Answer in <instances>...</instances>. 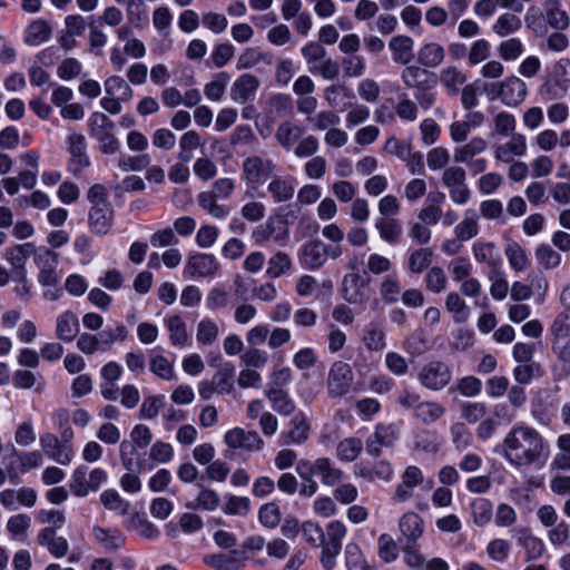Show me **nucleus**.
I'll return each mask as SVG.
<instances>
[{
  "mask_svg": "<svg viewBox=\"0 0 570 570\" xmlns=\"http://www.w3.org/2000/svg\"><path fill=\"white\" fill-rule=\"evenodd\" d=\"M501 454L514 468L530 466L547 461L550 445L537 429L517 423L502 440Z\"/></svg>",
  "mask_w": 570,
  "mask_h": 570,
  "instance_id": "nucleus-1",
  "label": "nucleus"
},
{
  "mask_svg": "<svg viewBox=\"0 0 570 570\" xmlns=\"http://www.w3.org/2000/svg\"><path fill=\"white\" fill-rule=\"evenodd\" d=\"M342 254V245H327L323 240L315 238L299 247L297 258L303 268L317 271L325 265L327 259H338Z\"/></svg>",
  "mask_w": 570,
  "mask_h": 570,
  "instance_id": "nucleus-2",
  "label": "nucleus"
},
{
  "mask_svg": "<svg viewBox=\"0 0 570 570\" xmlns=\"http://www.w3.org/2000/svg\"><path fill=\"white\" fill-rule=\"evenodd\" d=\"M433 485V480L426 478L419 466L407 465L400 475V482L396 484L391 500L395 504L405 503L414 497L416 488L431 490Z\"/></svg>",
  "mask_w": 570,
  "mask_h": 570,
  "instance_id": "nucleus-3",
  "label": "nucleus"
},
{
  "mask_svg": "<svg viewBox=\"0 0 570 570\" xmlns=\"http://www.w3.org/2000/svg\"><path fill=\"white\" fill-rule=\"evenodd\" d=\"M276 165L273 160L259 156H249L242 165V178L248 191H256L273 177Z\"/></svg>",
  "mask_w": 570,
  "mask_h": 570,
  "instance_id": "nucleus-4",
  "label": "nucleus"
},
{
  "mask_svg": "<svg viewBox=\"0 0 570 570\" xmlns=\"http://www.w3.org/2000/svg\"><path fill=\"white\" fill-rule=\"evenodd\" d=\"M108 480L107 472L101 468H95L89 471L88 466L78 465L70 479V490L73 495L85 498L90 492H97Z\"/></svg>",
  "mask_w": 570,
  "mask_h": 570,
  "instance_id": "nucleus-5",
  "label": "nucleus"
},
{
  "mask_svg": "<svg viewBox=\"0 0 570 570\" xmlns=\"http://www.w3.org/2000/svg\"><path fill=\"white\" fill-rule=\"evenodd\" d=\"M296 472L299 476L318 475L327 487H334L344 479V472L328 458H318L314 462L301 460L296 464Z\"/></svg>",
  "mask_w": 570,
  "mask_h": 570,
  "instance_id": "nucleus-6",
  "label": "nucleus"
},
{
  "mask_svg": "<svg viewBox=\"0 0 570 570\" xmlns=\"http://www.w3.org/2000/svg\"><path fill=\"white\" fill-rule=\"evenodd\" d=\"M442 184L455 205L463 206L470 202L472 191L466 183V173L462 167L450 166L445 168L442 174Z\"/></svg>",
  "mask_w": 570,
  "mask_h": 570,
  "instance_id": "nucleus-7",
  "label": "nucleus"
},
{
  "mask_svg": "<svg viewBox=\"0 0 570 570\" xmlns=\"http://www.w3.org/2000/svg\"><path fill=\"white\" fill-rule=\"evenodd\" d=\"M354 373L352 366L343 361H335L330 370L326 381L327 393L331 397H343L350 393Z\"/></svg>",
  "mask_w": 570,
  "mask_h": 570,
  "instance_id": "nucleus-8",
  "label": "nucleus"
},
{
  "mask_svg": "<svg viewBox=\"0 0 570 570\" xmlns=\"http://www.w3.org/2000/svg\"><path fill=\"white\" fill-rule=\"evenodd\" d=\"M219 267L220 265L213 254L197 253L187 258L184 275L189 279L214 278Z\"/></svg>",
  "mask_w": 570,
  "mask_h": 570,
  "instance_id": "nucleus-9",
  "label": "nucleus"
},
{
  "mask_svg": "<svg viewBox=\"0 0 570 570\" xmlns=\"http://www.w3.org/2000/svg\"><path fill=\"white\" fill-rule=\"evenodd\" d=\"M417 379L424 387L431 391H440L451 382L452 372L448 364L441 361H432L421 368Z\"/></svg>",
  "mask_w": 570,
  "mask_h": 570,
  "instance_id": "nucleus-10",
  "label": "nucleus"
},
{
  "mask_svg": "<svg viewBox=\"0 0 570 570\" xmlns=\"http://www.w3.org/2000/svg\"><path fill=\"white\" fill-rule=\"evenodd\" d=\"M224 441L232 450L257 452L264 448V441L256 431L233 428L225 433Z\"/></svg>",
  "mask_w": 570,
  "mask_h": 570,
  "instance_id": "nucleus-11",
  "label": "nucleus"
},
{
  "mask_svg": "<svg viewBox=\"0 0 570 570\" xmlns=\"http://www.w3.org/2000/svg\"><path fill=\"white\" fill-rule=\"evenodd\" d=\"M43 453L51 460L62 465H69L75 456L72 446L61 442L57 435L51 432H45L39 439Z\"/></svg>",
  "mask_w": 570,
  "mask_h": 570,
  "instance_id": "nucleus-12",
  "label": "nucleus"
},
{
  "mask_svg": "<svg viewBox=\"0 0 570 570\" xmlns=\"http://www.w3.org/2000/svg\"><path fill=\"white\" fill-rule=\"evenodd\" d=\"M37 499L36 490L29 487L0 491V504L8 511H17L20 507L32 508L36 505Z\"/></svg>",
  "mask_w": 570,
  "mask_h": 570,
  "instance_id": "nucleus-13",
  "label": "nucleus"
},
{
  "mask_svg": "<svg viewBox=\"0 0 570 570\" xmlns=\"http://www.w3.org/2000/svg\"><path fill=\"white\" fill-rule=\"evenodd\" d=\"M528 94L527 83L517 76L507 77L498 86V95L508 107H517L524 101Z\"/></svg>",
  "mask_w": 570,
  "mask_h": 570,
  "instance_id": "nucleus-14",
  "label": "nucleus"
},
{
  "mask_svg": "<svg viewBox=\"0 0 570 570\" xmlns=\"http://www.w3.org/2000/svg\"><path fill=\"white\" fill-rule=\"evenodd\" d=\"M528 144L523 134H513L503 144L495 146L493 157L499 163H512L515 158H521L527 155Z\"/></svg>",
  "mask_w": 570,
  "mask_h": 570,
  "instance_id": "nucleus-15",
  "label": "nucleus"
},
{
  "mask_svg": "<svg viewBox=\"0 0 570 570\" xmlns=\"http://www.w3.org/2000/svg\"><path fill=\"white\" fill-rule=\"evenodd\" d=\"M400 531V541L404 543H416L420 538L424 534L425 524L423 518L414 512H404L397 522Z\"/></svg>",
  "mask_w": 570,
  "mask_h": 570,
  "instance_id": "nucleus-16",
  "label": "nucleus"
},
{
  "mask_svg": "<svg viewBox=\"0 0 570 570\" xmlns=\"http://www.w3.org/2000/svg\"><path fill=\"white\" fill-rule=\"evenodd\" d=\"M354 474L370 482H390L394 476V469L386 460H379L373 463L361 462L355 466Z\"/></svg>",
  "mask_w": 570,
  "mask_h": 570,
  "instance_id": "nucleus-17",
  "label": "nucleus"
},
{
  "mask_svg": "<svg viewBox=\"0 0 570 570\" xmlns=\"http://www.w3.org/2000/svg\"><path fill=\"white\" fill-rule=\"evenodd\" d=\"M515 542L521 547L527 556V560H538L546 552L543 540L534 535L528 528H517L512 530Z\"/></svg>",
  "mask_w": 570,
  "mask_h": 570,
  "instance_id": "nucleus-18",
  "label": "nucleus"
},
{
  "mask_svg": "<svg viewBox=\"0 0 570 570\" xmlns=\"http://www.w3.org/2000/svg\"><path fill=\"white\" fill-rule=\"evenodd\" d=\"M259 80L250 73H243L232 85L229 95L233 101L245 104L255 98Z\"/></svg>",
  "mask_w": 570,
  "mask_h": 570,
  "instance_id": "nucleus-19",
  "label": "nucleus"
},
{
  "mask_svg": "<svg viewBox=\"0 0 570 570\" xmlns=\"http://www.w3.org/2000/svg\"><path fill=\"white\" fill-rule=\"evenodd\" d=\"M399 436V431L394 424H379L374 433L366 442L368 454L377 456L382 446H391Z\"/></svg>",
  "mask_w": 570,
  "mask_h": 570,
  "instance_id": "nucleus-20",
  "label": "nucleus"
},
{
  "mask_svg": "<svg viewBox=\"0 0 570 570\" xmlns=\"http://www.w3.org/2000/svg\"><path fill=\"white\" fill-rule=\"evenodd\" d=\"M164 326L168 332L169 342L173 346L186 348L190 346V335L185 320L178 315H169L164 318Z\"/></svg>",
  "mask_w": 570,
  "mask_h": 570,
  "instance_id": "nucleus-21",
  "label": "nucleus"
},
{
  "mask_svg": "<svg viewBox=\"0 0 570 570\" xmlns=\"http://www.w3.org/2000/svg\"><path fill=\"white\" fill-rule=\"evenodd\" d=\"M342 296L350 304H361L367 298V287L357 273L346 274L342 279Z\"/></svg>",
  "mask_w": 570,
  "mask_h": 570,
  "instance_id": "nucleus-22",
  "label": "nucleus"
},
{
  "mask_svg": "<svg viewBox=\"0 0 570 570\" xmlns=\"http://www.w3.org/2000/svg\"><path fill=\"white\" fill-rule=\"evenodd\" d=\"M220 330L216 320L204 316L196 324L195 340L199 348L212 347L219 341Z\"/></svg>",
  "mask_w": 570,
  "mask_h": 570,
  "instance_id": "nucleus-23",
  "label": "nucleus"
},
{
  "mask_svg": "<svg viewBox=\"0 0 570 570\" xmlns=\"http://www.w3.org/2000/svg\"><path fill=\"white\" fill-rule=\"evenodd\" d=\"M114 209L110 203H100L99 206H91L88 222L91 230L96 234H107L112 225Z\"/></svg>",
  "mask_w": 570,
  "mask_h": 570,
  "instance_id": "nucleus-24",
  "label": "nucleus"
},
{
  "mask_svg": "<svg viewBox=\"0 0 570 570\" xmlns=\"http://www.w3.org/2000/svg\"><path fill=\"white\" fill-rule=\"evenodd\" d=\"M80 331L78 316L72 311H63L56 318V337L62 342H72Z\"/></svg>",
  "mask_w": 570,
  "mask_h": 570,
  "instance_id": "nucleus-25",
  "label": "nucleus"
},
{
  "mask_svg": "<svg viewBox=\"0 0 570 570\" xmlns=\"http://www.w3.org/2000/svg\"><path fill=\"white\" fill-rule=\"evenodd\" d=\"M52 28L45 19L32 20L23 30V42L30 47H38L50 40Z\"/></svg>",
  "mask_w": 570,
  "mask_h": 570,
  "instance_id": "nucleus-26",
  "label": "nucleus"
},
{
  "mask_svg": "<svg viewBox=\"0 0 570 570\" xmlns=\"http://www.w3.org/2000/svg\"><path fill=\"white\" fill-rule=\"evenodd\" d=\"M308 431V421L304 414L299 413L291 420L288 430L283 432L281 438L286 445H298L307 440Z\"/></svg>",
  "mask_w": 570,
  "mask_h": 570,
  "instance_id": "nucleus-27",
  "label": "nucleus"
},
{
  "mask_svg": "<svg viewBox=\"0 0 570 570\" xmlns=\"http://www.w3.org/2000/svg\"><path fill=\"white\" fill-rule=\"evenodd\" d=\"M344 562L347 570H377L374 560L367 559L355 542H348L345 546Z\"/></svg>",
  "mask_w": 570,
  "mask_h": 570,
  "instance_id": "nucleus-28",
  "label": "nucleus"
},
{
  "mask_svg": "<svg viewBox=\"0 0 570 570\" xmlns=\"http://www.w3.org/2000/svg\"><path fill=\"white\" fill-rule=\"evenodd\" d=\"M95 541L106 551L112 552L120 549L125 543V535L118 529L95 525L92 528Z\"/></svg>",
  "mask_w": 570,
  "mask_h": 570,
  "instance_id": "nucleus-29",
  "label": "nucleus"
},
{
  "mask_svg": "<svg viewBox=\"0 0 570 570\" xmlns=\"http://www.w3.org/2000/svg\"><path fill=\"white\" fill-rule=\"evenodd\" d=\"M35 244L23 243L6 248L4 258L12 267L13 274L27 271L26 263L32 257Z\"/></svg>",
  "mask_w": 570,
  "mask_h": 570,
  "instance_id": "nucleus-30",
  "label": "nucleus"
},
{
  "mask_svg": "<svg viewBox=\"0 0 570 570\" xmlns=\"http://www.w3.org/2000/svg\"><path fill=\"white\" fill-rule=\"evenodd\" d=\"M444 307L454 323L462 324L469 321L472 311L462 296L456 292H450L444 298Z\"/></svg>",
  "mask_w": 570,
  "mask_h": 570,
  "instance_id": "nucleus-31",
  "label": "nucleus"
},
{
  "mask_svg": "<svg viewBox=\"0 0 570 570\" xmlns=\"http://www.w3.org/2000/svg\"><path fill=\"white\" fill-rule=\"evenodd\" d=\"M67 145L71 161L77 166V169L87 167L90 161L86 153L87 144L85 136L80 132L70 131L67 137Z\"/></svg>",
  "mask_w": 570,
  "mask_h": 570,
  "instance_id": "nucleus-32",
  "label": "nucleus"
},
{
  "mask_svg": "<svg viewBox=\"0 0 570 570\" xmlns=\"http://www.w3.org/2000/svg\"><path fill=\"white\" fill-rule=\"evenodd\" d=\"M417 61L425 68L439 67L445 58L444 47L435 41L424 42L417 50Z\"/></svg>",
  "mask_w": 570,
  "mask_h": 570,
  "instance_id": "nucleus-33",
  "label": "nucleus"
},
{
  "mask_svg": "<svg viewBox=\"0 0 570 570\" xmlns=\"http://www.w3.org/2000/svg\"><path fill=\"white\" fill-rule=\"evenodd\" d=\"M361 342L368 352H382L386 347V335L377 323H368L362 333Z\"/></svg>",
  "mask_w": 570,
  "mask_h": 570,
  "instance_id": "nucleus-34",
  "label": "nucleus"
},
{
  "mask_svg": "<svg viewBox=\"0 0 570 570\" xmlns=\"http://www.w3.org/2000/svg\"><path fill=\"white\" fill-rule=\"evenodd\" d=\"M544 18L550 27L557 30H566L570 26V18L561 8L560 0H546L543 3Z\"/></svg>",
  "mask_w": 570,
  "mask_h": 570,
  "instance_id": "nucleus-35",
  "label": "nucleus"
},
{
  "mask_svg": "<svg viewBox=\"0 0 570 570\" xmlns=\"http://www.w3.org/2000/svg\"><path fill=\"white\" fill-rule=\"evenodd\" d=\"M439 80L448 95L455 96L465 83L466 76L455 66H445L439 72Z\"/></svg>",
  "mask_w": 570,
  "mask_h": 570,
  "instance_id": "nucleus-36",
  "label": "nucleus"
},
{
  "mask_svg": "<svg viewBox=\"0 0 570 570\" xmlns=\"http://www.w3.org/2000/svg\"><path fill=\"white\" fill-rule=\"evenodd\" d=\"M374 227L380 238L391 245L399 243L403 228L402 225L393 217H379L374 222Z\"/></svg>",
  "mask_w": 570,
  "mask_h": 570,
  "instance_id": "nucleus-37",
  "label": "nucleus"
},
{
  "mask_svg": "<svg viewBox=\"0 0 570 570\" xmlns=\"http://www.w3.org/2000/svg\"><path fill=\"white\" fill-rule=\"evenodd\" d=\"M125 527L129 531H135L147 540H156L160 532L157 527L149 521L144 513H134L125 522Z\"/></svg>",
  "mask_w": 570,
  "mask_h": 570,
  "instance_id": "nucleus-38",
  "label": "nucleus"
},
{
  "mask_svg": "<svg viewBox=\"0 0 570 570\" xmlns=\"http://www.w3.org/2000/svg\"><path fill=\"white\" fill-rule=\"evenodd\" d=\"M414 42L409 36H395L389 42V48L392 51L393 60L396 63L406 65L413 58Z\"/></svg>",
  "mask_w": 570,
  "mask_h": 570,
  "instance_id": "nucleus-39",
  "label": "nucleus"
},
{
  "mask_svg": "<svg viewBox=\"0 0 570 570\" xmlns=\"http://www.w3.org/2000/svg\"><path fill=\"white\" fill-rule=\"evenodd\" d=\"M30 527L31 518L24 513L11 515L6 523L10 539L18 542L27 541Z\"/></svg>",
  "mask_w": 570,
  "mask_h": 570,
  "instance_id": "nucleus-40",
  "label": "nucleus"
},
{
  "mask_svg": "<svg viewBox=\"0 0 570 570\" xmlns=\"http://www.w3.org/2000/svg\"><path fill=\"white\" fill-rule=\"evenodd\" d=\"M271 181L267 185V190L271 194L275 203L288 202L295 191V185L292 180L283 178L281 176L271 177Z\"/></svg>",
  "mask_w": 570,
  "mask_h": 570,
  "instance_id": "nucleus-41",
  "label": "nucleus"
},
{
  "mask_svg": "<svg viewBox=\"0 0 570 570\" xmlns=\"http://www.w3.org/2000/svg\"><path fill=\"white\" fill-rule=\"evenodd\" d=\"M13 385L17 389H33L37 393H42L46 389V379L40 373L18 370L13 375Z\"/></svg>",
  "mask_w": 570,
  "mask_h": 570,
  "instance_id": "nucleus-42",
  "label": "nucleus"
},
{
  "mask_svg": "<svg viewBox=\"0 0 570 570\" xmlns=\"http://www.w3.org/2000/svg\"><path fill=\"white\" fill-rule=\"evenodd\" d=\"M217 198L218 197L214 195L212 190L202 191L197 196L198 205L202 209L214 218L224 219L229 215L230 208L226 205L218 204Z\"/></svg>",
  "mask_w": 570,
  "mask_h": 570,
  "instance_id": "nucleus-43",
  "label": "nucleus"
},
{
  "mask_svg": "<svg viewBox=\"0 0 570 570\" xmlns=\"http://www.w3.org/2000/svg\"><path fill=\"white\" fill-rule=\"evenodd\" d=\"M480 232L478 215L473 209H468L463 214L462 220L455 225L454 235L466 242L475 237Z\"/></svg>",
  "mask_w": 570,
  "mask_h": 570,
  "instance_id": "nucleus-44",
  "label": "nucleus"
},
{
  "mask_svg": "<svg viewBox=\"0 0 570 570\" xmlns=\"http://www.w3.org/2000/svg\"><path fill=\"white\" fill-rule=\"evenodd\" d=\"M379 291L385 303H396L402 294V285L399 275L396 273H391L384 276L380 282Z\"/></svg>",
  "mask_w": 570,
  "mask_h": 570,
  "instance_id": "nucleus-45",
  "label": "nucleus"
},
{
  "mask_svg": "<svg viewBox=\"0 0 570 570\" xmlns=\"http://www.w3.org/2000/svg\"><path fill=\"white\" fill-rule=\"evenodd\" d=\"M265 395L271 401L273 410L277 413L289 415L294 412L295 403L285 391L271 386L265 391Z\"/></svg>",
  "mask_w": 570,
  "mask_h": 570,
  "instance_id": "nucleus-46",
  "label": "nucleus"
},
{
  "mask_svg": "<svg viewBox=\"0 0 570 570\" xmlns=\"http://www.w3.org/2000/svg\"><path fill=\"white\" fill-rule=\"evenodd\" d=\"M292 267L293 261L291 256L283 250H277L267 262L266 275L272 278H279L289 273Z\"/></svg>",
  "mask_w": 570,
  "mask_h": 570,
  "instance_id": "nucleus-47",
  "label": "nucleus"
},
{
  "mask_svg": "<svg viewBox=\"0 0 570 570\" xmlns=\"http://www.w3.org/2000/svg\"><path fill=\"white\" fill-rule=\"evenodd\" d=\"M149 371L164 381H174L177 379L175 365L161 354L151 355L148 362Z\"/></svg>",
  "mask_w": 570,
  "mask_h": 570,
  "instance_id": "nucleus-48",
  "label": "nucleus"
},
{
  "mask_svg": "<svg viewBox=\"0 0 570 570\" xmlns=\"http://www.w3.org/2000/svg\"><path fill=\"white\" fill-rule=\"evenodd\" d=\"M488 148V142L482 137H473L466 144L454 149L456 163H468L474 156L482 154Z\"/></svg>",
  "mask_w": 570,
  "mask_h": 570,
  "instance_id": "nucleus-49",
  "label": "nucleus"
},
{
  "mask_svg": "<svg viewBox=\"0 0 570 570\" xmlns=\"http://www.w3.org/2000/svg\"><path fill=\"white\" fill-rule=\"evenodd\" d=\"M219 505L220 498L218 493L214 489L200 487L195 501L193 503H188L186 507L189 509L213 512L217 510Z\"/></svg>",
  "mask_w": 570,
  "mask_h": 570,
  "instance_id": "nucleus-50",
  "label": "nucleus"
},
{
  "mask_svg": "<svg viewBox=\"0 0 570 570\" xmlns=\"http://www.w3.org/2000/svg\"><path fill=\"white\" fill-rule=\"evenodd\" d=\"M363 451V441L360 438L351 436L338 442L336 456L342 462H354Z\"/></svg>",
  "mask_w": 570,
  "mask_h": 570,
  "instance_id": "nucleus-51",
  "label": "nucleus"
},
{
  "mask_svg": "<svg viewBox=\"0 0 570 570\" xmlns=\"http://www.w3.org/2000/svg\"><path fill=\"white\" fill-rule=\"evenodd\" d=\"M200 146V136L195 130H188L183 134L178 141L179 151L177 159L183 163H189L194 157V151Z\"/></svg>",
  "mask_w": 570,
  "mask_h": 570,
  "instance_id": "nucleus-52",
  "label": "nucleus"
},
{
  "mask_svg": "<svg viewBox=\"0 0 570 570\" xmlns=\"http://www.w3.org/2000/svg\"><path fill=\"white\" fill-rule=\"evenodd\" d=\"M101 504L109 511L119 515H125L129 512L130 503L124 499L115 489L105 490L100 497Z\"/></svg>",
  "mask_w": 570,
  "mask_h": 570,
  "instance_id": "nucleus-53",
  "label": "nucleus"
},
{
  "mask_svg": "<svg viewBox=\"0 0 570 570\" xmlns=\"http://www.w3.org/2000/svg\"><path fill=\"white\" fill-rule=\"evenodd\" d=\"M471 515L473 523L478 527H485L493 517L492 503L485 498H476L471 504Z\"/></svg>",
  "mask_w": 570,
  "mask_h": 570,
  "instance_id": "nucleus-54",
  "label": "nucleus"
},
{
  "mask_svg": "<svg viewBox=\"0 0 570 570\" xmlns=\"http://www.w3.org/2000/svg\"><path fill=\"white\" fill-rule=\"evenodd\" d=\"M472 254L476 263L492 266L499 259V254L494 243L476 240L472 245Z\"/></svg>",
  "mask_w": 570,
  "mask_h": 570,
  "instance_id": "nucleus-55",
  "label": "nucleus"
},
{
  "mask_svg": "<svg viewBox=\"0 0 570 570\" xmlns=\"http://www.w3.org/2000/svg\"><path fill=\"white\" fill-rule=\"evenodd\" d=\"M229 81L230 76L225 71L214 75L212 80L204 87L206 98L210 101H219Z\"/></svg>",
  "mask_w": 570,
  "mask_h": 570,
  "instance_id": "nucleus-56",
  "label": "nucleus"
},
{
  "mask_svg": "<svg viewBox=\"0 0 570 570\" xmlns=\"http://www.w3.org/2000/svg\"><path fill=\"white\" fill-rule=\"evenodd\" d=\"M105 91L109 96H115L122 101H130L134 91L128 82L120 76H110L105 80Z\"/></svg>",
  "mask_w": 570,
  "mask_h": 570,
  "instance_id": "nucleus-57",
  "label": "nucleus"
},
{
  "mask_svg": "<svg viewBox=\"0 0 570 570\" xmlns=\"http://www.w3.org/2000/svg\"><path fill=\"white\" fill-rule=\"evenodd\" d=\"M522 23L519 17L513 13H502L492 26L493 32L503 38L520 30Z\"/></svg>",
  "mask_w": 570,
  "mask_h": 570,
  "instance_id": "nucleus-58",
  "label": "nucleus"
},
{
  "mask_svg": "<svg viewBox=\"0 0 570 570\" xmlns=\"http://www.w3.org/2000/svg\"><path fill=\"white\" fill-rule=\"evenodd\" d=\"M444 413V406L434 401L421 402L415 406V416L425 424L435 422Z\"/></svg>",
  "mask_w": 570,
  "mask_h": 570,
  "instance_id": "nucleus-59",
  "label": "nucleus"
},
{
  "mask_svg": "<svg viewBox=\"0 0 570 570\" xmlns=\"http://www.w3.org/2000/svg\"><path fill=\"white\" fill-rule=\"evenodd\" d=\"M302 128L291 121H285L277 127L275 138L281 146L289 149L302 136Z\"/></svg>",
  "mask_w": 570,
  "mask_h": 570,
  "instance_id": "nucleus-60",
  "label": "nucleus"
},
{
  "mask_svg": "<svg viewBox=\"0 0 570 570\" xmlns=\"http://www.w3.org/2000/svg\"><path fill=\"white\" fill-rule=\"evenodd\" d=\"M371 110L367 106L361 102H350L346 108L345 126L354 128L370 119Z\"/></svg>",
  "mask_w": 570,
  "mask_h": 570,
  "instance_id": "nucleus-61",
  "label": "nucleus"
},
{
  "mask_svg": "<svg viewBox=\"0 0 570 570\" xmlns=\"http://www.w3.org/2000/svg\"><path fill=\"white\" fill-rule=\"evenodd\" d=\"M13 293L16 297L23 302H30L35 296L33 283L28 277V272L22 271L19 274H13Z\"/></svg>",
  "mask_w": 570,
  "mask_h": 570,
  "instance_id": "nucleus-62",
  "label": "nucleus"
},
{
  "mask_svg": "<svg viewBox=\"0 0 570 570\" xmlns=\"http://www.w3.org/2000/svg\"><path fill=\"white\" fill-rule=\"evenodd\" d=\"M424 283L429 292L439 294L446 289L448 277L442 267L433 266L426 272Z\"/></svg>",
  "mask_w": 570,
  "mask_h": 570,
  "instance_id": "nucleus-63",
  "label": "nucleus"
},
{
  "mask_svg": "<svg viewBox=\"0 0 570 570\" xmlns=\"http://www.w3.org/2000/svg\"><path fill=\"white\" fill-rule=\"evenodd\" d=\"M203 561L207 566L218 570H239L242 567L240 561L228 553L206 554Z\"/></svg>",
  "mask_w": 570,
  "mask_h": 570,
  "instance_id": "nucleus-64",
  "label": "nucleus"
}]
</instances>
